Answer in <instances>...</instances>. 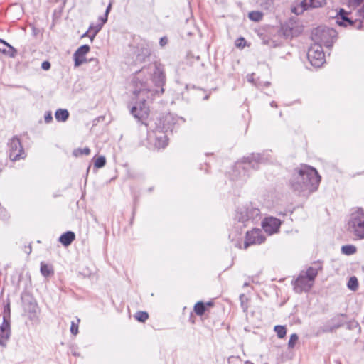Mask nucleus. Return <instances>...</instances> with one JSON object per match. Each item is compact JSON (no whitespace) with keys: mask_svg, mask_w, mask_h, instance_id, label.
<instances>
[{"mask_svg":"<svg viewBox=\"0 0 364 364\" xmlns=\"http://www.w3.org/2000/svg\"><path fill=\"white\" fill-rule=\"evenodd\" d=\"M321 181L318 171L309 166H303L291 180V185L294 191L303 196L317 190Z\"/></svg>","mask_w":364,"mask_h":364,"instance_id":"f257e3e1","label":"nucleus"},{"mask_svg":"<svg viewBox=\"0 0 364 364\" xmlns=\"http://www.w3.org/2000/svg\"><path fill=\"white\" fill-rule=\"evenodd\" d=\"M321 269L322 265L317 262L314 263V267H309L306 271H301L297 278L291 282L294 291L297 294L309 291L314 286L318 272Z\"/></svg>","mask_w":364,"mask_h":364,"instance_id":"f03ea898","label":"nucleus"},{"mask_svg":"<svg viewBox=\"0 0 364 364\" xmlns=\"http://www.w3.org/2000/svg\"><path fill=\"white\" fill-rule=\"evenodd\" d=\"M184 122L185 120L182 117H178L173 114H168L164 117V118L160 120V124L162 123L163 126L156 127V146L159 148H164L168 144V138L165 133L168 130L173 132L176 125H179Z\"/></svg>","mask_w":364,"mask_h":364,"instance_id":"7ed1b4c3","label":"nucleus"},{"mask_svg":"<svg viewBox=\"0 0 364 364\" xmlns=\"http://www.w3.org/2000/svg\"><path fill=\"white\" fill-rule=\"evenodd\" d=\"M152 82L154 83L157 89L149 90L146 88V85L141 84V87L139 90L136 89L134 91V95L136 96L143 94L144 92H150L151 95H160L164 93V90L163 88L166 82V75L162 68L159 66H156L152 76Z\"/></svg>","mask_w":364,"mask_h":364,"instance_id":"20e7f679","label":"nucleus"},{"mask_svg":"<svg viewBox=\"0 0 364 364\" xmlns=\"http://www.w3.org/2000/svg\"><path fill=\"white\" fill-rule=\"evenodd\" d=\"M337 32L331 28L319 26L312 33V39L316 44L323 45L327 48L333 46L336 40Z\"/></svg>","mask_w":364,"mask_h":364,"instance_id":"39448f33","label":"nucleus"},{"mask_svg":"<svg viewBox=\"0 0 364 364\" xmlns=\"http://www.w3.org/2000/svg\"><path fill=\"white\" fill-rule=\"evenodd\" d=\"M260 219V210L254 207L252 203H247L245 205L239 207L235 214V220L243 223L244 226L247 225L245 223L250 221L257 222Z\"/></svg>","mask_w":364,"mask_h":364,"instance_id":"423d86ee","label":"nucleus"},{"mask_svg":"<svg viewBox=\"0 0 364 364\" xmlns=\"http://www.w3.org/2000/svg\"><path fill=\"white\" fill-rule=\"evenodd\" d=\"M348 230L358 239H364V210L353 211L348 220Z\"/></svg>","mask_w":364,"mask_h":364,"instance_id":"0eeeda50","label":"nucleus"},{"mask_svg":"<svg viewBox=\"0 0 364 364\" xmlns=\"http://www.w3.org/2000/svg\"><path fill=\"white\" fill-rule=\"evenodd\" d=\"M310 63L316 68L321 67L325 62V54L321 44L311 46L307 53Z\"/></svg>","mask_w":364,"mask_h":364,"instance_id":"6e6552de","label":"nucleus"},{"mask_svg":"<svg viewBox=\"0 0 364 364\" xmlns=\"http://www.w3.org/2000/svg\"><path fill=\"white\" fill-rule=\"evenodd\" d=\"M9 156L11 161H16L26 156L20 139L17 136L12 137L8 142Z\"/></svg>","mask_w":364,"mask_h":364,"instance_id":"1a4fd4ad","label":"nucleus"},{"mask_svg":"<svg viewBox=\"0 0 364 364\" xmlns=\"http://www.w3.org/2000/svg\"><path fill=\"white\" fill-rule=\"evenodd\" d=\"M264 159L261 156L260 154H251L250 156L245 157L242 162L237 163V168H242L246 169L251 166L254 169L258 168V165L260 163L264 162Z\"/></svg>","mask_w":364,"mask_h":364,"instance_id":"9d476101","label":"nucleus"},{"mask_svg":"<svg viewBox=\"0 0 364 364\" xmlns=\"http://www.w3.org/2000/svg\"><path fill=\"white\" fill-rule=\"evenodd\" d=\"M130 112L139 122L144 124V120L147 118L149 113V108L146 105L145 99H142L138 105L132 107Z\"/></svg>","mask_w":364,"mask_h":364,"instance_id":"9b49d317","label":"nucleus"},{"mask_svg":"<svg viewBox=\"0 0 364 364\" xmlns=\"http://www.w3.org/2000/svg\"><path fill=\"white\" fill-rule=\"evenodd\" d=\"M264 240L265 237L262 235V231L260 229H253L246 233L245 248H247L251 245L262 244Z\"/></svg>","mask_w":364,"mask_h":364,"instance_id":"f8f14e48","label":"nucleus"},{"mask_svg":"<svg viewBox=\"0 0 364 364\" xmlns=\"http://www.w3.org/2000/svg\"><path fill=\"white\" fill-rule=\"evenodd\" d=\"M342 314L337 315L328 321L323 326L318 329V334L332 332L342 326L344 323V321L342 319Z\"/></svg>","mask_w":364,"mask_h":364,"instance_id":"ddd939ff","label":"nucleus"},{"mask_svg":"<svg viewBox=\"0 0 364 364\" xmlns=\"http://www.w3.org/2000/svg\"><path fill=\"white\" fill-rule=\"evenodd\" d=\"M326 0H302L297 7L292 9V12L300 14L304 11L311 8H318L325 5Z\"/></svg>","mask_w":364,"mask_h":364,"instance_id":"4468645a","label":"nucleus"},{"mask_svg":"<svg viewBox=\"0 0 364 364\" xmlns=\"http://www.w3.org/2000/svg\"><path fill=\"white\" fill-rule=\"evenodd\" d=\"M280 225V220L273 217L267 218L262 222V228L269 235L277 232Z\"/></svg>","mask_w":364,"mask_h":364,"instance_id":"2eb2a0df","label":"nucleus"},{"mask_svg":"<svg viewBox=\"0 0 364 364\" xmlns=\"http://www.w3.org/2000/svg\"><path fill=\"white\" fill-rule=\"evenodd\" d=\"M348 12L346 11L343 9H341L339 12L337 14L336 16V23L341 26H354L357 27L358 25V19L353 21L351 18L348 17Z\"/></svg>","mask_w":364,"mask_h":364,"instance_id":"dca6fc26","label":"nucleus"},{"mask_svg":"<svg viewBox=\"0 0 364 364\" xmlns=\"http://www.w3.org/2000/svg\"><path fill=\"white\" fill-rule=\"evenodd\" d=\"M90 51L88 45H83L79 47L73 54L75 66L78 67L86 61L85 55Z\"/></svg>","mask_w":364,"mask_h":364,"instance_id":"f3484780","label":"nucleus"},{"mask_svg":"<svg viewBox=\"0 0 364 364\" xmlns=\"http://www.w3.org/2000/svg\"><path fill=\"white\" fill-rule=\"evenodd\" d=\"M10 336V324L4 317L3 323L0 326V345L6 346V342Z\"/></svg>","mask_w":364,"mask_h":364,"instance_id":"a211bd4d","label":"nucleus"},{"mask_svg":"<svg viewBox=\"0 0 364 364\" xmlns=\"http://www.w3.org/2000/svg\"><path fill=\"white\" fill-rule=\"evenodd\" d=\"M0 52L11 58L15 57L17 53L14 48L2 39H0Z\"/></svg>","mask_w":364,"mask_h":364,"instance_id":"6ab92c4d","label":"nucleus"},{"mask_svg":"<svg viewBox=\"0 0 364 364\" xmlns=\"http://www.w3.org/2000/svg\"><path fill=\"white\" fill-rule=\"evenodd\" d=\"M75 235L74 232L71 231H68L63 233L59 238V241L64 245L68 246L70 245L73 241L75 240Z\"/></svg>","mask_w":364,"mask_h":364,"instance_id":"aec40b11","label":"nucleus"},{"mask_svg":"<svg viewBox=\"0 0 364 364\" xmlns=\"http://www.w3.org/2000/svg\"><path fill=\"white\" fill-rule=\"evenodd\" d=\"M23 307L26 311L35 314L37 310V304L33 299L23 300Z\"/></svg>","mask_w":364,"mask_h":364,"instance_id":"412c9836","label":"nucleus"},{"mask_svg":"<svg viewBox=\"0 0 364 364\" xmlns=\"http://www.w3.org/2000/svg\"><path fill=\"white\" fill-rule=\"evenodd\" d=\"M55 117L58 122H65L69 117V112L67 109H58L55 113Z\"/></svg>","mask_w":364,"mask_h":364,"instance_id":"4be33fe9","label":"nucleus"},{"mask_svg":"<svg viewBox=\"0 0 364 364\" xmlns=\"http://www.w3.org/2000/svg\"><path fill=\"white\" fill-rule=\"evenodd\" d=\"M102 26H103L102 25V23H99L96 25L92 24L90 26V28H89V30L87 32L90 33L89 36L92 41L95 37V36L98 33V32L102 29Z\"/></svg>","mask_w":364,"mask_h":364,"instance_id":"5701e85b","label":"nucleus"},{"mask_svg":"<svg viewBox=\"0 0 364 364\" xmlns=\"http://www.w3.org/2000/svg\"><path fill=\"white\" fill-rule=\"evenodd\" d=\"M41 272L42 275L44 277H49L53 274V269L52 267L44 264L43 262L41 263Z\"/></svg>","mask_w":364,"mask_h":364,"instance_id":"b1692460","label":"nucleus"},{"mask_svg":"<svg viewBox=\"0 0 364 364\" xmlns=\"http://www.w3.org/2000/svg\"><path fill=\"white\" fill-rule=\"evenodd\" d=\"M356 247L353 245H346L342 246L341 252L346 255H351L356 252Z\"/></svg>","mask_w":364,"mask_h":364,"instance_id":"393cba45","label":"nucleus"},{"mask_svg":"<svg viewBox=\"0 0 364 364\" xmlns=\"http://www.w3.org/2000/svg\"><path fill=\"white\" fill-rule=\"evenodd\" d=\"M248 17L250 20L258 22L262 20L263 14L260 11H253L248 14Z\"/></svg>","mask_w":364,"mask_h":364,"instance_id":"a878e982","label":"nucleus"},{"mask_svg":"<svg viewBox=\"0 0 364 364\" xmlns=\"http://www.w3.org/2000/svg\"><path fill=\"white\" fill-rule=\"evenodd\" d=\"M194 311L198 316H202L205 311V306L203 302L198 301L195 304Z\"/></svg>","mask_w":364,"mask_h":364,"instance_id":"bb28decb","label":"nucleus"},{"mask_svg":"<svg viewBox=\"0 0 364 364\" xmlns=\"http://www.w3.org/2000/svg\"><path fill=\"white\" fill-rule=\"evenodd\" d=\"M274 331L277 333V335L279 338H283L287 333L286 328L284 326L280 325L274 326Z\"/></svg>","mask_w":364,"mask_h":364,"instance_id":"cd10ccee","label":"nucleus"},{"mask_svg":"<svg viewBox=\"0 0 364 364\" xmlns=\"http://www.w3.org/2000/svg\"><path fill=\"white\" fill-rule=\"evenodd\" d=\"M106 164V159L105 156H100L97 157L95 162H94V166L97 168H100L105 166Z\"/></svg>","mask_w":364,"mask_h":364,"instance_id":"c85d7f7f","label":"nucleus"},{"mask_svg":"<svg viewBox=\"0 0 364 364\" xmlns=\"http://www.w3.org/2000/svg\"><path fill=\"white\" fill-rule=\"evenodd\" d=\"M135 318L137 321L141 322L146 321L149 318V314L146 311H138L135 314Z\"/></svg>","mask_w":364,"mask_h":364,"instance_id":"c756f323","label":"nucleus"},{"mask_svg":"<svg viewBox=\"0 0 364 364\" xmlns=\"http://www.w3.org/2000/svg\"><path fill=\"white\" fill-rule=\"evenodd\" d=\"M358 287V279L355 277L350 278L348 282V287L351 290H355Z\"/></svg>","mask_w":364,"mask_h":364,"instance_id":"7c9ffc66","label":"nucleus"},{"mask_svg":"<svg viewBox=\"0 0 364 364\" xmlns=\"http://www.w3.org/2000/svg\"><path fill=\"white\" fill-rule=\"evenodd\" d=\"M90 153V149L88 147H85L83 149H77L73 151V154L76 156L80 155H88Z\"/></svg>","mask_w":364,"mask_h":364,"instance_id":"2f4dec72","label":"nucleus"},{"mask_svg":"<svg viewBox=\"0 0 364 364\" xmlns=\"http://www.w3.org/2000/svg\"><path fill=\"white\" fill-rule=\"evenodd\" d=\"M298 339L299 337L296 333L291 334L288 342L289 348H293L295 346V344L297 342Z\"/></svg>","mask_w":364,"mask_h":364,"instance_id":"473e14b6","label":"nucleus"},{"mask_svg":"<svg viewBox=\"0 0 364 364\" xmlns=\"http://www.w3.org/2000/svg\"><path fill=\"white\" fill-rule=\"evenodd\" d=\"M80 321V318H77L76 323L75 321L71 322L70 332L73 335H77L78 333V325H79Z\"/></svg>","mask_w":364,"mask_h":364,"instance_id":"72a5a7b5","label":"nucleus"},{"mask_svg":"<svg viewBox=\"0 0 364 364\" xmlns=\"http://www.w3.org/2000/svg\"><path fill=\"white\" fill-rule=\"evenodd\" d=\"M283 34L286 38H290L293 36L291 29L288 27H282Z\"/></svg>","mask_w":364,"mask_h":364,"instance_id":"f704fd0d","label":"nucleus"},{"mask_svg":"<svg viewBox=\"0 0 364 364\" xmlns=\"http://www.w3.org/2000/svg\"><path fill=\"white\" fill-rule=\"evenodd\" d=\"M363 0H348V4L350 5V6L353 7V8H355L358 6L360 5V4L362 3Z\"/></svg>","mask_w":364,"mask_h":364,"instance_id":"c9c22d12","label":"nucleus"},{"mask_svg":"<svg viewBox=\"0 0 364 364\" xmlns=\"http://www.w3.org/2000/svg\"><path fill=\"white\" fill-rule=\"evenodd\" d=\"M41 68L48 70L50 68V63L48 61H43L41 64Z\"/></svg>","mask_w":364,"mask_h":364,"instance_id":"e433bc0d","label":"nucleus"},{"mask_svg":"<svg viewBox=\"0 0 364 364\" xmlns=\"http://www.w3.org/2000/svg\"><path fill=\"white\" fill-rule=\"evenodd\" d=\"M168 43V38L166 36L161 37L159 41V44L161 47L165 46Z\"/></svg>","mask_w":364,"mask_h":364,"instance_id":"4c0bfd02","label":"nucleus"},{"mask_svg":"<svg viewBox=\"0 0 364 364\" xmlns=\"http://www.w3.org/2000/svg\"><path fill=\"white\" fill-rule=\"evenodd\" d=\"M44 119L46 123H50L53 119L51 113L48 112V113L46 114V115L44 117Z\"/></svg>","mask_w":364,"mask_h":364,"instance_id":"58836bf2","label":"nucleus"},{"mask_svg":"<svg viewBox=\"0 0 364 364\" xmlns=\"http://www.w3.org/2000/svg\"><path fill=\"white\" fill-rule=\"evenodd\" d=\"M107 16H108L105 14L104 16L99 17V23H102V25L103 26L107 21Z\"/></svg>","mask_w":364,"mask_h":364,"instance_id":"ea45409f","label":"nucleus"},{"mask_svg":"<svg viewBox=\"0 0 364 364\" xmlns=\"http://www.w3.org/2000/svg\"><path fill=\"white\" fill-rule=\"evenodd\" d=\"M244 298H245L244 294L240 295V301H241V306H242V308H243L244 309H246L247 308V306H245V304H244V300H243V299H244Z\"/></svg>","mask_w":364,"mask_h":364,"instance_id":"a19ab883","label":"nucleus"},{"mask_svg":"<svg viewBox=\"0 0 364 364\" xmlns=\"http://www.w3.org/2000/svg\"><path fill=\"white\" fill-rule=\"evenodd\" d=\"M31 250H32L31 245H29L25 247L24 251L26 254L29 255L31 252Z\"/></svg>","mask_w":364,"mask_h":364,"instance_id":"79ce46f5","label":"nucleus"},{"mask_svg":"<svg viewBox=\"0 0 364 364\" xmlns=\"http://www.w3.org/2000/svg\"><path fill=\"white\" fill-rule=\"evenodd\" d=\"M111 7H112V4H111V3H109V5H108V6H107V9H106L105 14V15L108 16V14H109V11H110V10H111Z\"/></svg>","mask_w":364,"mask_h":364,"instance_id":"37998d69","label":"nucleus"},{"mask_svg":"<svg viewBox=\"0 0 364 364\" xmlns=\"http://www.w3.org/2000/svg\"><path fill=\"white\" fill-rule=\"evenodd\" d=\"M272 1H268L266 2L265 8L269 9L270 6H272Z\"/></svg>","mask_w":364,"mask_h":364,"instance_id":"c03bdc74","label":"nucleus"},{"mask_svg":"<svg viewBox=\"0 0 364 364\" xmlns=\"http://www.w3.org/2000/svg\"><path fill=\"white\" fill-rule=\"evenodd\" d=\"M270 106H271L272 107H277V102H276L272 101V102L270 103Z\"/></svg>","mask_w":364,"mask_h":364,"instance_id":"a18cd8bd","label":"nucleus"},{"mask_svg":"<svg viewBox=\"0 0 364 364\" xmlns=\"http://www.w3.org/2000/svg\"><path fill=\"white\" fill-rule=\"evenodd\" d=\"M247 80H248L249 82H253L252 75H248L247 76Z\"/></svg>","mask_w":364,"mask_h":364,"instance_id":"49530a36","label":"nucleus"},{"mask_svg":"<svg viewBox=\"0 0 364 364\" xmlns=\"http://www.w3.org/2000/svg\"><path fill=\"white\" fill-rule=\"evenodd\" d=\"M6 309L8 310V312L9 313L10 312V306H9V304H7L6 306Z\"/></svg>","mask_w":364,"mask_h":364,"instance_id":"de8ad7c7","label":"nucleus"},{"mask_svg":"<svg viewBox=\"0 0 364 364\" xmlns=\"http://www.w3.org/2000/svg\"><path fill=\"white\" fill-rule=\"evenodd\" d=\"M246 364H253V363H251V362H248V361H247V362H246Z\"/></svg>","mask_w":364,"mask_h":364,"instance_id":"09e8293b","label":"nucleus"},{"mask_svg":"<svg viewBox=\"0 0 364 364\" xmlns=\"http://www.w3.org/2000/svg\"><path fill=\"white\" fill-rule=\"evenodd\" d=\"M207 305H208V306H211V303H210V302H209V303H208V304H207Z\"/></svg>","mask_w":364,"mask_h":364,"instance_id":"8fccbe9b","label":"nucleus"}]
</instances>
